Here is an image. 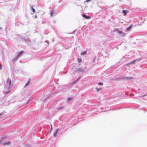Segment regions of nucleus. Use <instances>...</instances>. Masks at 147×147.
Listing matches in <instances>:
<instances>
[{"label":"nucleus","mask_w":147,"mask_h":147,"mask_svg":"<svg viewBox=\"0 0 147 147\" xmlns=\"http://www.w3.org/2000/svg\"><path fill=\"white\" fill-rule=\"evenodd\" d=\"M24 53V51H21L20 52H18V55L16 57L13 58V62L14 63L15 61L17 60L18 58H19L22 55V54Z\"/></svg>","instance_id":"1"},{"label":"nucleus","mask_w":147,"mask_h":147,"mask_svg":"<svg viewBox=\"0 0 147 147\" xmlns=\"http://www.w3.org/2000/svg\"><path fill=\"white\" fill-rule=\"evenodd\" d=\"M11 84V80L10 79H8L6 82V85L8 86V88H11V86H10ZM12 86V85H11Z\"/></svg>","instance_id":"2"},{"label":"nucleus","mask_w":147,"mask_h":147,"mask_svg":"<svg viewBox=\"0 0 147 147\" xmlns=\"http://www.w3.org/2000/svg\"><path fill=\"white\" fill-rule=\"evenodd\" d=\"M75 71L76 72L80 73L82 72L83 71V70L81 68H76L75 69Z\"/></svg>","instance_id":"3"},{"label":"nucleus","mask_w":147,"mask_h":147,"mask_svg":"<svg viewBox=\"0 0 147 147\" xmlns=\"http://www.w3.org/2000/svg\"><path fill=\"white\" fill-rule=\"evenodd\" d=\"M118 32L122 36H123L125 35V34L122 31H119L118 30Z\"/></svg>","instance_id":"4"},{"label":"nucleus","mask_w":147,"mask_h":147,"mask_svg":"<svg viewBox=\"0 0 147 147\" xmlns=\"http://www.w3.org/2000/svg\"><path fill=\"white\" fill-rule=\"evenodd\" d=\"M82 16L85 18L88 19H90L91 18L90 16H87L86 15H85V14L83 15Z\"/></svg>","instance_id":"5"},{"label":"nucleus","mask_w":147,"mask_h":147,"mask_svg":"<svg viewBox=\"0 0 147 147\" xmlns=\"http://www.w3.org/2000/svg\"><path fill=\"white\" fill-rule=\"evenodd\" d=\"M58 129H57L56 130L55 132L53 134V136L54 137H55L57 135V134L58 133Z\"/></svg>","instance_id":"6"},{"label":"nucleus","mask_w":147,"mask_h":147,"mask_svg":"<svg viewBox=\"0 0 147 147\" xmlns=\"http://www.w3.org/2000/svg\"><path fill=\"white\" fill-rule=\"evenodd\" d=\"M10 88H8V89H7V90L6 91H5V93L6 94H8V93H9L10 92Z\"/></svg>","instance_id":"7"},{"label":"nucleus","mask_w":147,"mask_h":147,"mask_svg":"<svg viewBox=\"0 0 147 147\" xmlns=\"http://www.w3.org/2000/svg\"><path fill=\"white\" fill-rule=\"evenodd\" d=\"M30 83V79L28 80V82L25 84V86H24V88H25L26 87V86H27Z\"/></svg>","instance_id":"8"},{"label":"nucleus","mask_w":147,"mask_h":147,"mask_svg":"<svg viewBox=\"0 0 147 147\" xmlns=\"http://www.w3.org/2000/svg\"><path fill=\"white\" fill-rule=\"evenodd\" d=\"M127 11L128 12V11H126L125 10H123V13H124V15L125 16L127 15Z\"/></svg>","instance_id":"9"},{"label":"nucleus","mask_w":147,"mask_h":147,"mask_svg":"<svg viewBox=\"0 0 147 147\" xmlns=\"http://www.w3.org/2000/svg\"><path fill=\"white\" fill-rule=\"evenodd\" d=\"M87 53V50H86L84 52H82L81 53V55H84L86 53Z\"/></svg>","instance_id":"10"},{"label":"nucleus","mask_w":147,"mask_h":147,"mask_svg":"<svg viewBox=\"0 0 147 147\" xmlns=\"http://www.w3.org/2000/svg\"><path fill=\"white\" fill-rule=\"evenodd\" d=\"M132 25V24L128 28H127V30H130L131 29Z\"/></svg>","instance_id":"11"},{"label":"nucleus","mask_w":147,"mask_h":147,"mask_svg":"<svg viewBox=\"0 0 147 147\" xmlns=\"http://www.w3.org/2000/svg\"><path fill=\"white\" fill-rule=\"evenodd\" d=\"M64 107V106H62L61 105V107H59L57 108L58 109H61L63 108Z\"/></svg>","instance_id":"12"},{"label":"nucleus","mask_w":147,"mask_h":147,"mask_svg":"<svg viewBox=\"0 0 147 147\" xmlns=\"http://www.w3.org/2000/svg\"><path fill=\"white\" fill-rule=\"evenodd\" d=\"M31 7L32 8V11L33 13H34L35 12V9L33 8V7L32 6Z\"/></svg>","instance_id":"13"},{"label":"nucleus","mask_w":147,"mask_h":147,"mask_svg":"<svg viewBox=\"0 0 147 147\" xmlns=\"http://www.w3.org/2000/svg\"><path fill=\"white\" fill-rule=\"evenodd\" d=\"M10 144V142H7V143L5 142L4 143V144L5 145L6 144Z\"/></svg>","instance_id":"14"},{"label":"nucleus","mask_w":147,"mask_h":147,"mask_svg":"<svg viewBox=\"0 0 147 147\" xmlns=\"http://www.w3.org/2000/svg\"><path fill=\"white\" fill-rule=\"evenodd\" d=\"M72 100V98H68L67 100L69 101H70L71 100Z\"/></svg>","instance_id":"15"},{"label":"nucleus","mask_w":147,"mask_h":147,"mask_svg":"<svg viewBox=\"0 0 147 147\" xmlns=\"http://www.w3.org/2000/svg\"><path fill=\"white\" fill-rule=\"evenodd\" d=\"M82 61L81 59L80 58L78 59V62H80Z\"/></svg>","instance_id":"16"},{"label":"nucleus","mask_w":147,"mask_h":147,"mask_svg":"<svg viewBox=\"0 0 147 147\" xmlns=\"http://www.w3.org/2000/svg\"><path fill=\"white\" fill-rule=\"evenodd\" d=\"M135 60H134V61H132L130 63H129V64H131V63H132L133 64H134V62H135Z\"/></svg>","instance_id":"17"},{"label":"nucleus","mask_w":147,"mask_h":147,"mask_svg":"<svg viewBox=\"0 0 147 147\" xmlns=\"http://www.w3.org/2000/svg\"><path fill=\"white\" fill-rule=\"evenodd\" d=\"M103 84V83L102 82H99V83L98 84L100 85H102Z\"/></svg>","instance_id":"18"},{"label":"nucleus","mask_w":147,"mask_h":147,"mask_svg":"<svg viewBox=\"0 0 147 147\" xmlns=\"http://www.w3.org/2000/svg\"><path fill=\"white\" fill-rule=\"evenodd\" d=\"M2 68V65H0V69H1Z\"/></svg>","instance_id":"19"},{"label":"nucleus","mask_w":147,"mask_h":147,"mask_svg":"<svg viewBox=\"0 0 147 147\" xmlns=\"http://www.w3.org/2000/svg\"><path fill=\"white\" fill-rule=\"evenodd\" d=\"M1 113H0V118H1L2 116H1Z\"/></svg>","instance_id":"20"},{"label":"nucleus","mask_w":147,"mask_h":147,"mask_svg":"<svg viewBox=\"0 0 147 147\" xmlns=\"http://www.w3.org/2000/svg\"><path fill=\"white\" fill-rule=\"evenodd\" d=\"M91 0H86V1L88 2L90 1H91Z\"/></svg>","instance_id":"21"},{"label":"nucleus","mask_w":147,"mask_h":147,"mask_svg":"<svg viewBox=\"0 0 147 147\" xmlns=\"http://www.w3.org/2000/svg\"><path fill=\"white\" fill-rule=\"evenodd\" d=\"M51 16H53V14H52V12H51Z\"/></svg>","instance_id":"22"},{"label":"nucleus","mask_w":147,"mask_h":147,"mask_svg":"<svg viewBox=\"0 0 147 147\" xmlns=\"http://www.w3.org/2000/svg\"><path fill=\"white\" fill-rule=\"evenodd\" d=\"M35 18H37V16L36 15L35 16Z\"/></svg>","instance_id":"23"},{"label":"nucleus","mask_w":147,"mask_h":147,"mask_svg":"<svg viewBox=\"0 0 147 147\" xmlns=\"http://www.w3.org/2000/svg\"><path fill=\"white\" fill-rule=\"evenodd\" d=\"M52 129V127H51V129Z\"/></svg>","instance_id":"24"}]
</instances>
